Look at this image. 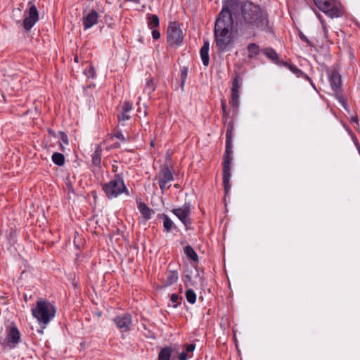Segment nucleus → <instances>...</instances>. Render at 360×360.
Segmentation results:
<instances>
[{
	"instance_id": "nucleus-45",
	"label": "nucleus",
	"mask_w": 360,
	"mask_h": 360,
	"mask_svg": "<svg viewBox=\"0 0 360 360\" xmlns=\"http://www.w3.org/2000/svg\"><path fill=\"white\" fill-rule=\"evenodd\" d=\"M316 15H317V17H318V18H319V20H320V22H321V24H322V22H325V21H324V20H323V17L321 15V14L317 13V14H316Z\"/></svg>"
},
{
	"instance_id": "nucleus-37",
	"label": "nucleus",
	"mask_w": 360,
	"mask_h": 360,
	"mask_svg": "<svg viewBox=\"0 0 360 360\" xmlns=\"http://www.w3.org/2000/svg\"><path fill=\"white\" fill-rule=\"evenodd\" d=\"M130 119V116L127 114V112H122L121 115H118L119 121H126Z\"/></svg>"
},
{
	"instance_id": "nucleus-34",
	"label": "nucleus",
	"mask_w": 360,
	"mask_h": 360,
	"mask_svg": "<svg viewBox=\"0 0 360 360\" xmlns=\"http://www.w3.org/2000/svg\"><path fill=\"white\" fill-rule=\"evenodd\" d=\"M179 300H181V297H179L177 294H174V293L172 294L171 301L174 303V305H173L174 307H176L179 305Z\"/></svg>"
},
{
	"instance_id": "nucleus-17",
	"label": "nucleus",
	"mask_w": 360,
	"mask_h": 360,
	"mask_svg": "<svg viewBox=\"0 0 360 360\" xmlns=\"http://www.w3.org/2000/svg\"><path fill=\"white\" fill-rule=\"evenodd\" d=\"M158 178L159 183L167 184L174 180L173 174L167 167L160 169Z\"/></svg>"
},
{
	"instance_id": "nucleus-7",
	"label": "nucleus",
	"mask_w": 360,
	"mask_h": 360,
	"mask_svg": "<svg viewBox=\"0 0 360 360\" xmlns=\"http://www.w3.org/2000/svg\"><path fill=\"white\" fill-rule=\"evenodd\" d=\"M329 82L336 98L339 103L346 108V101L342 94V81L340 75L336 71L333 70L329 74Z\"/></svg>"
},
{
	"instance_id": "nucleus-47",
	"label": "nucleus",
	"mask_w": 360,
	"mask_h": 360,
	"mask_svg": "<svg viewBox=\"0 0 360 360\" xmlns=\"http://www.w3.org/2000/svg\"><path fill=\"white\" fill-rule=\"evenodd\" d=\"M60 148L62 150H65V148H64V146L62 143H60Z\"/></svg>"
},
{
	"instance_id": "nucleus-5",
	"label": "nucleus",
	"mask_w": 360,
	"mask_h": 360,
	"mask_svg": "<svg viewBox=\"0 0 360 360\" xmlns=\"http://www.w3.org/2000/svg\"><path fill=\"white\" fill-rule=\"evenodd\" d=\"M102 188L110 200L117 198L123 193H128L124 180L119 174H115L109 182L103 184Z\"/></svg>"
},
{
	"instance_id": "nucleus-11",
	"label": "nucleus",
	"mask_w": 360,
	"mask_h": 360,
	"mask_svg": "<svg viewBox=\"0 0 360 360\" xmlns=\"http://www.w3.org/2000/svg\"><path fill=\"white\" fill-rule=\"evenodd\" d=\"M327 7L329 12L325 14L331 18H340L344 14L342 4L336 0H331Z\"/></svg>"
},
{
	"instance_id": "nucleus-41",
	"label": "nucleus",
	"mask_w": 360,
	"mask_h": 360,
	"mask_svg": "<svg viewBox=\"0 0 360 360\" xmlns=\"http://www.w3.org/2000/svg\"><path fill=\"white\" fill-rule=\"evenodd\" d=\"M159 186L162 191V193H163L165 190L166 188H168L170 186V185H168L167 184L159 183Z\"/></svg>"
},
{
	"instance_id": "nucleus-28",
	"label": "nucleus",
	"mask_w": 360,
	"mask_h": 360,
	"mask_svg": "<svg viewBox=\"0 0 360 360\" xmlns=\"http://www.w3.org/2000/svg\"><path fill=\"white\" fill-rule=\"evenodd\" d=\"M163 226L166 232H169L174 227L173 221L169 219L167 215H163Z\"/></svg>"
},
{
	"instance_id": "nucleus-27",
	"label": "nucleus",
	"mask_w": 360,
	"mask_h": 360,
	"mask_svg": "<svg viewBox=\"0 0 360 360\" xmlns=\"http://www.w3.org/2000/svg\"><path fill=\"white\" fill-rule=\"evenodd\" d=\"M52 161L58 166H63L65 163V157L62 153H54L51 157Z\"/></svg>"
},
{
	"instance_id": "nucleus-40",
	"label": "nucleus",
	"mask_w": 360,
	"mask_h": 360,
	"mask_svg": "<svg viewBox=\"0 0 360 360\" xmlns=\"http://www.w3.org/2000/svg\"><path fill=\"white\" fill-rule=\"evenodd\" d=\"M322 28L324 33V37L326 39L328 38V30L325 22H322Z\"/></svg>"
},
{
	"instance_id": "nucleus-46",
	"label": "nucleus",
	"mask_w": 360,
	"mask_h": 360,
	"mask_svg": "<svg viewBox=\"0 0 360 360\" xmlns=\"http://www.w3.org/2000/svg\"><path fill=\"white\" fill-rule=\"evenodd\" d=\"M126 1H127L135 2V3H137V4L140 3L139 0H126Z\"/></svg>"
},
{
	"instance_id": "nucleus-39",
	"label": "nucleus",
	"mask_w": 360,
	"mask_h": 360,
	"mask_svg": "<svg viewBox=\"0 0 360 360\" xmlns=\"http://www.w3.org/2000/svg\"><path fill=\"white\" fill-rule=\"evenodd\" d=\"M299 37L302 41L307 43L309 45L311 44V41L308 39V38L302 32L299 33Z\"/></svg>"
},
{
	"instance_id": "nucleus-43",
	"label": "nucleus",
	"mask_w": 360,
	"mask_h": 360,
	"mask_svg": "<svg viewBox=\"0 0 360 360\" xmlns=\"http://www.w3.org/2000/svg\"><path fill=\"white\" fill-rule=\"evenodd\" d=\"M221 110L222 112L226 113V106L224 101H221Z\"/></svg>"
},
{
	"instance_id": "nucleus-22",
	"label": "nucleus",
	"mask_w": 360,
	"mask_h": 360,
	"mask_svg": "<svg viewBox=\"0 0 360 360\" xmlns=\"http://www.w3.org/2000/svg\"><path fill=\"white\" fill-rule=\"evenodd\" d=\"M179 278L178 273L175 271H168L166 275L165 286H169L176 283Z\"/></svg>"
},
{
	"instance_id": "nucleus-20",
	"label": "nucleus",
	"mask_w": 360,
	"mask_h": 360,
	"mask_svg": "<svg viewBox=\"0 0 360 360\" xmlns=\"http://www.w3.org/2000/svg\"><path fill=\"white\" fill-rule=\"evenodd\" d=\"M102 147L97 145L94 153L92 154V164L96 167H99L101 162Z\"/></svg>"
},
{
	"instance_id": "nucleus-15",
	"label": "nucleus",
	"mask_w": 360,
	"mask_h": 360,
	"mask_svg": "<svg viewBox=\"0 0 360 360\" xmlns=\"http://www.w3.org/2000/svg\"><path fill=\"white\" fill-rule=\"evenodd\" d=\"M195 349L194 344L184 345L182 346V351L179 346V353H174L178 356L179 360H187L193 356V353Z\"/></svg>"
},
{
	"instance_id": "nucleus-29",
	"label": "nucleus",
	"mask_w": 360,
	"mask_h": 360,
	"mask_svg": "<svg viewBox=\"0 0 360 360\" xmlns=\"http://www.w3.org/2000/svg\"><path fill=\"white\" fill-rule=\"evenodd\" d=\"M263 53L269 59L273 61H276L278 59V56L276 52L271 48H266L263 50Z\"/></svg>"
},
{
	"instance_id": "nucleus-9",
	"label": "nucleus",
	"mask_w": 360,
	"mask_h": 360,
	"mask_svg": "<svg viewBox=\"0 0 360 360\" xmlns=\"http://www.w3.org/2000/svg\"><path fill=\"white\" fill-rule=\"evenodd\" d=\"M172 212L186 226L191 224V222L188 217L191 213V207L189 205L184 204L182 207L173 209Z\"/></svg>"
},
{
	"instance_id": "nucleus-18",
	"label": "nucleus",
	"mask_w": 360,
	"mask_h": 360,
	"mask_svg": "<svg viewBox=\"0 0 360 360\" xmlns=\"http://www.w3.org/2000/svg\"><path fill=\"white\" fill-rule=\"evenodd\" d=\"M285 65L291 71L293 74H295L297 77H303L307 81L310 82L311 86L315 89V86L311 80V79L305 73H304L301 70H300L297 66L294 65H291L285 63Z\"/></svg>"
},
{
	"instance_id": "nucleus-6",
	"label": "nucleus",
	"mask_w": 360,
	"mask_h": 360,
	"mask_svg": "<svg viewBox=\"0 0 360 360\" xmlns=\"http://www.w3.org/2000/svg\"><path fill=\"white\" fill-rule=\"evenodd\" d=\"M184 37L179 24L176 22H170L167 27V43L172 46H179L183 42Z\"/></svg>"
},
{
	"instance_id": "nucleus-35",
	"label": "nucleus",
	"mask_w": 360,
	"mask_h": 360,
	"mask_svg": "<svg viewBox=\"0 0 360 360\" xmlns=\"http://www.w3.org/2000/svg\"><path fill=\"white\" fill-rule=\"evenodd\" d=\"M122 108H123L122 112L128 113L132 109V103H130L129 101H125L123 104Z\"/></svg>"
},
{
	"instance_id": "nucleus-38",
	"label": "nucleus",
	"mask_w": 360,
	"mask_h": 360,
	"mask_svg": "<svg viewBox=\"0 0 360 360\" xmlns=\"http://www.w3.org/2000/svg\"><path fill=\"white\" fill-rule=\"evenodd\" d=\"M152 36H153V38L155 40H158L160 39V32L156 29H153L152 30Z\"/></svg>"
},
{
	"instance_id": "nucleus-16",
	"label": "nucleus",
	"mask_w": 360,
	"mask_h": 360,
	"mask_svg": "<svg viewBox=\"0 0 360 360\" xmlns=\"http://www.w3.org/2000/svg\"><path fill=\"white\" fill-rule=\"evenodd\" d=\"M98 13L94 10L90 11L89 13L84 15L83 25L84 30H88L96 25L98 22Z\"/></svg>"
},
{
	"instance_id": "nucleus-14",
	"label": "nucleus",
	"mask_w": 360,
	"mask_h": 360,
	"mask_svg": "<svg viewBox=\"0 0 360 360\" xmlns=\"http://www.w3.org/2000/svg\"><path fill=\"white\" fill-rule=\"evenodd\" d=\"M174 353H179V345H174L173 347H165L162 348L158 354V360H170L172 357L175 358Z\"/></svg>"
},
{
	"instance_id": "nucleus-44",
	"label": "nucleus",
	"mask_w": 360,
	"mask_h": 360,
	"mask_svg": "<svg viewBox=\"0 0 360 360\" xmlns=\"http://www.w3.org/2000/svg\"><path fill=\"white\" fill-rule=\"evenodd\" d=\"M228 116H229V112L227 110H226V113L222 112V119L224 122H227Z\"/></svg>"
},
{
	"instance_id": "nucleus-8",
	"label": "nucleus",
	"mask_w": 360,
	"mask_h": 360,
	"mask_svg": "<svg viewBox=\"0 0 360 360\" xmlns=\"http://www.w3.org/2000/svg\"><path fill=\"white\" fill-rule=\"evenodd\" d=\"M114 322L122 332H127L132 328V318L129 314L116 316Z\"/></svg>"
},
{
	"instance_id": "nucleus-23",
	"label": "nucleus",
	"mask_w": 360,
	"mask_h": 360,
	"mask_svg": "<svg viewBox=\"0 0 360 360\" xmlns=\"http://www.w3.org/2000/svg\"><path fill=\"white\" fill-rule=\"evenodd\" d=\"M138 209L146 219H150L151 218L153 212L145 202H139Z\"/></svg>"
},
{
	"instance_id": "nucleus-4",
	"label": "nucleus",
	"mask_w": 360,
	"mask_h": 360,
	"mask_svg": "<svg viewBox=\"0 0 360 360\" xmlns=\"http://www.w3.org/2000/svg\"><path fill=\"white\" fill-rule=\"evenodd\" d=\"M56 313L55 306L44 299H39L36 302V306L32 309V316L40 325L44 326V328L55 317Z\"/></svg>"
},
{
	"instance_id": "nucleus-30",
	"label": "nucleus",
	"mask_w": 360,
	"mask_h": 360,
	"mask_svg": "<svg viewBox=\"0 0 360 360\" xmlns=\"http://www.w3.org/2000/svg\"><path fill=\"white\" fill-rule=\"evenodd\" d=\"M185 295L189 303L194 304L196 302V294L192 289H188Z\"/></svg>"
},
{
	"instance_id": "nucleus-42",
	"label": "nucleus",
	"mask_w": 360,
	"mask_h": 360,
	"mask_svg": "<svg viewBox=\"0 0 360 360\" xmlns=\"http://www.w3.org/2000/svg\"><path fill=\"white\" fill-rule=\"evenodd\" d=\"M114 136L117 139H119L122 140V141L124 140V137L122 133L120 132V131L117 132Z\"/></svg>"
},
{
	"instance_id": "nucleus-25",
	"label": "nucleus",
	"mask_w": 360,
	"mask_h": 360,
	"mask_svg": "<svg viewBox=\"0 0 360 360\" xmlns=\"http://www.w3.org/2000/svg\"><path fill=\"white\" fill-rule=\"evenodd\" d=\"M248 58H252L259 54V47L255 43L250 44L248 46Z\"/></svg>"
},
{
	"instance_id": "nucleus-21",
	"label": "nucleus",
	"mask_w": 360,
	"mask_h": 360,
	"mask_svg": "<svg viewBox=\"0 0 360 360\" xmlns=\"http://www.w3.org/2000/svg\"><path fill=\"white\" fill-rule=\"evenodd\" d=\"M147 24L149 29H156L160 25V20L157 15L148 14L147 15Z\"/></svg>"
},
{
	"instance_id": "nucleus-36",
	"label": "nucleus",
	"mask_w": 360,
	"mask_h": 360,
	"mask_svg": "<svg viewBox=\"0 0 360 360\" xmlns=\"http://www.w3.org/2000/svg\"><path fill=\"white\" fill-rule=\"evenodd\" d=\"M60 139L61 143L63 144H65V145L68 144V136L64 132H60Z\"/></svg>"
},
{
	"instance_id": "nucleus-33",
	"label": "nucleus",
	"mask_w": 360,
	"mask_h": 360,
	"mask_svg": "<svg viewBox=\"0 0 360 360\" xmlns=\"http://www.w3.org/2000/svg\"><path fill=\"white\" fill-rule=\"evenodd\" d=\"M155 88V86L153 79H148L146 86V90L148 91V94H150L152 91H153Z\"/></svg>"
},
{
	"instance_id": "nucleus-1",
	"label": "nucleus",
	"mask_w": 360,
	"mask_h": 360,
	"mask_svg": "<svg viewBox=\"0 0 360 360\" xmlns=\"http://www.w3.org/2000/svg\"><path fill=\"white\" fill-rule=\"evenodd\" d=\"M235 20L236 28L241 34L252 33L256 29L264 30L268 26L266 14L261 8L245 0H226L222 8Z\"/></svg>"
},
{
	"instance_id": "nucleus-13",
	"label": "nucleus",
	"mask_w": 360,
	"mask_h": 360,
	"mask_svg": "<svg viewBox=\"0 0 360 360\" xmlns=\"http://www.w3.org/2000/svg\"><path fill=\"white\" fill-rule=\"evenodd\" d=\"M6 342L10 345L12 344L15 346L20 340V335L18 329L15 326H8L6 328Z\"/></svg>"
},
{
	"instance_id": "nucleus-10",
	"label": "nucleus",
	"mask_w": 360,
	"mask_h": 360,
	"mask_svg": "<svg viewBox=\"0 0 360 360\" xmlns=\"http://www.w3.org/2000/svg\"><path fill=\"white\" fill-rule=\"evenodd\" d=\"M39 20V13L34 5H32L28 11V15L23 21V26L26 30H30Z\"/></svg>"
},
{
	"instance_id": "nucleus-26",
	"label": "nucleus",
	"mask_w": 360,
	"mask_h": 360,
	"mask_svg": "<svg viewBox=\"0 0 360 360\" xmlns=\"http://www.w3.org/2000/svg\"><path fill=\"white\" fill-rule=\"evenodd\" d=\"M184 253L186 255V256L192 259L194 262L198 261V257L194 249L190 246L187 245L184 248Z\"/></svg>"
},
{
	"instance_id": "nucleus-19",
	"label": "nucleus",
	"mask_w": 360,
	"mask_h": 360,
	"mask_svg": "<svg viewBox=\"0 0 360 360\" xmlns=\"http://www.w3.org/2000/svg\"><path fill=\"white\" fill-rule=\"evenodd\" d=\"M209 49L210 44L208 41H205L203 46L200 49V57L202 62V64L205 66H207L210 63V56H209Z\"/></svg>"
},
{
	"instance_id": "nucleus-50",
	"label": "nucleus",
	"mask_w": 360,
	"mask_h": 360,
	"mask_svg": "<svg viewBox=\"0 0 360 360\" xmlns=\"http://www.w3.org/2000/svg\"><path fill=\"white\" fill-rule=\"evenodd\" d=\"M153 145H154V141H150V146H153Z\"/></svg>"
},
{
	"instance_id": "nucleus-48",
	"label": "nucleus",
	"mask_w": 360,
	"mask_h": 360,
	"mask_svg": "<svg viewBox=\"0 0 360 360\" xmlns=\"http://www.w3.org/2000/svg\"><path fill=\"white\" fill-rule=\"evenodd\" d=\"M352 122H357V119L356 117H352Z\"/></svg>"
},
{
	"instance_id": "nucleus-31",
	"label": "nucleus",
	"mask_w": 360,
	"mask_h": 360,
	"mask_svg": "<svg viewBox=\"0 0 360 360\" xmlns=\"http://www.w3.org/2000/svg\"><path fill=\"white\" fill-rule=\"evenodd\" d=\"M188 68L183 67L181 70V86L183 87L186 83V80L188 76Z\"/></svg>"
},
{
	"instance_id": "nucleus-49",
	"label": "nucleus",
	"mask_w": 360,
	"mask_h": 360,
	"mask_svg": "<svg viewBox=\"0 0 360 360\" xmlns=\"http://www.w3.org/2000/svg\"><path fill=\"white\" fill-rule=\"evenodd\" d=\"M75 61L76 63H78V57H77V56H75Z\"/></svg>"
},
{
	"instance_id": "nucleus-2",
	"label": "nucleus",
	"mask_w": 360,
	"mask_h": 360,
	"mask_svg": "<svg viewBox=\"0 0 360 360\" xmlns=\"http://www.w3.org/2000/svg\"><path fill=\"white\" fill-rule=\"evenodd\" d=\"M233 22L226 7L222 8L215 21L214 30L216 47L220 52L226 51L233 44L231 33Z\"/></svg>"
},
{
	"instance_id": "nucleus-12",
	"label": "nucleus",
	"mask_w": 360,
	"mask_h": 360,
	"mask_svg": "<svg viewBox=\"0 0 360 360\" xmlns=\"http://www.w3.org/2000/svg\"><path fill=\"white\" fill-rule=\"evenodd\" d=\"M240 76L236 75L232 82V86L231 89V105L238 108L239 105V90L240 89Z\"/></svg>"
},
{
	"instance_id": "nucleus-32",
	"label": "nucleus",
	"mask_w": 360,
	"mask_h": 360,
	"mask_svg": "<svg viewBox=\"0 0 360 360\" xmlns=\"http://www.w3.org/2000/svg\"><path fill=\"white\" fill-rule=\"evenodd\" d=\"M84 72L87 77H94L96 74L95 70L91 65L87 66Z\"/></svg>"
},
{
	"instance_id": "nucleus-24",
	"label": "nucleus",
	"mask_w": 360,
	"mask_h": 360,
	"mask_svg": "<svg viewBox=\"0 0 360 360\" xmlns=\"http://www.w3.org/2000/svg\"><path fill=\"white\" fill-rule=\"evenodd\" d=\"M331 0H314V2L315 4V5L316 6V7L320 10L322 12H323L325 13V12H329V11L328 10V5L329 4V3L330 2Z\"/></svg>"
},
{
	"instance_id": "nucleus-3",
	"label": "nucleus",
	"mask_w": 360,
	"mask_h": 360,
	"mask_svg": "<svg viewBox=\"0 0 360 360\" xmlns=\"http://www.w3.org/2000/svg\"><path fill=\"white\" fill-rule=\"evenodd\" d=\"M234 124L231 120L228 123L226 133V148L223 158V184L226 193L230 190V179L231 176V162H232V148L233 137Z\"/></svg>"
}]
</instances>
